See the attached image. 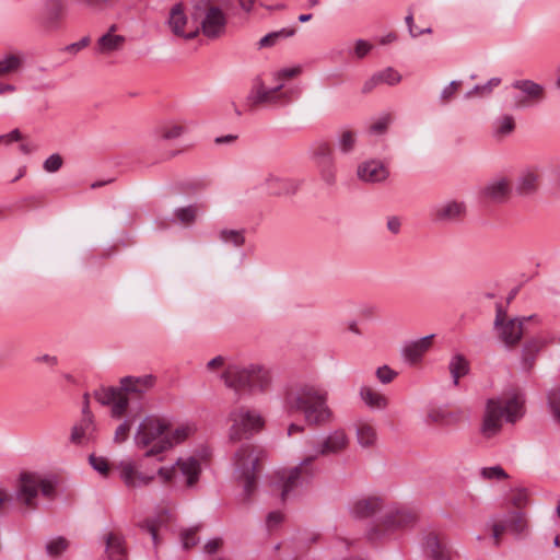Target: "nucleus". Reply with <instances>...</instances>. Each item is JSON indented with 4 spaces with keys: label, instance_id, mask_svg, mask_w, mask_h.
<instances>
[{
    "label": "nucleus",
    "instance_id": "nucleus-1",
    "mask_svg": "<svg viewBox=\"0 0 560 560\" xmlns=\"http://www.w3.org/2000/svg\"><path fill=\"white\" fill-rule=\"evenodd\" d=\"M328 397V392L323 387L295 383L285 387L282 408L289 415L302 412L308 425L324 427L335 420Z\"/></svg>",
    "mask_w": 560,
    "mask_h": 560
},
{
    "label": "nucleus",
    "instance_id": "nucleus-2",
    "mask_svg": "<svg viewBox=\"0 0 560 560\" xmlns=\"http://www.w3.org/2000/svg\"><path fill=\"white\" fill-rule=\"evenodd\" d=\"M524 412V400L516 393L488 398L481 416L479 434L483 440H492L502 432L503 421L515 423Z\"/></svg>",
    "mask_w": 560,
    "mask_h": 560
},
{
    "label": "nucleus",
    "instance_id": "nucleus-3",
    "mask_svg": "<svg viewBox=\"0 0 560 560\" xmlns=\"http://www.w3.org/2000/svg\"><path fill=\"white\" fill-rule=\"evenodd\" d=\"M267 458V450L253 443H243L233 453L232 475L236 481L243 485L244 500H249L254 493L258 475Z\"/></svg>",
    "mask_w": 560,
    "mask_h": 560
},
{
    "label": "nucleus",
    "instance_id": "nucleus-4",
    "mask_svg": "<svg viewBox=\"0 0 560 560\" xmlns=\"http://www.w3.org/2000/svg\"><path fill=\"white\" fill-rule=\"evenodd\" d=\"M221 380L237 399L255 393H267L271 385L270 372L258 364L230 363L221 374Z\"/></svg>",
    "mask_w": 560,
    "mask_h": 560
},
{
    "label": "nucleus",
    "instance_id": "nucleus-5",
    "mask_svg": "<svg viewBox=\"0 0 560 560\" xmlns=\"http://www.w3.org/2000/svg\"><path fill=\"white\" fill-rule=\"evenodd\" d=\"M171 421L163 416L147 415L138 424L133 442L137 448L142 450L144 457H156L172 450L168 441Z\"/></svg>",
    "mask_w": 560,
    "mask_h": 560
},
{
    "label": "nucleus",
    "instance_id": "nucleus-6",
    "mask_svg": "<svg viewBox=\"0 0 560 560\" xmlns=\"http://www.w3.org/2000/svg\"><path fill=\"white\" fill-rule=\"evenodd\" d=\"M307 156L320 183L334 188L338 183V164L334 145L326 139H316L307 149Z\"/></svg>",
    "mask_w": 560,
    "mask_h": 560
},
{
    "label": "nucleus",
    "instance_id": "nucleus-7",
    "mask_svg": "<svg viewBox=\"0 0 560 560\" xmlns=\"http://www.w3.org/2000/svg\"><path fill=\"white\" fill-rule=\"evenodd\" d=\"M280 97V69L264 71L256 75L245 101V112L276 104Z\"/></svg>",
    "mask_w": 560,
    "mask_h": 560
},
{
    "label": "nucleus",
    "instance_id": "nucleus-8",
    "mask_svg": "<svg viewBox=\"0 0 560 560\" xmlns=\"http://www.w3.org/2000/svg\"><path fill=\"white\" fill-rule=\"evenodd\" d=\"M228 439L232 443L248 440L261 432L266 421L262 415L247 406L233 408L228 415Z\"/></svg>",
    "mask_w": 560,
    "mask_h": 560
},
{
    "label": "nucleus",
    "instance_id": "nucleus-9",
    "mask_svg": "<svg viewBox=\"0 0 560 560\" xmlns=\"http://www.w3.org/2000/svg\"><path fill=\"white\" fill-rule=\"evenodd\" d=\"M417 521V514L404 506L388 510L380 522L373 525L368 532L371 541H381L397 530L412 526Z\"/></svg>",
    "mask_w": 560,
    "mask_h": 560
},
{
    "label": "nucleus",
    "instance_id": "nucleus-10",
    "mask_svg": "<svg viewBox=\"0 0 560 560\" xmlns=\"http://www.w3.org/2000/svg\"><path fill=\"white\" fill-rule=\"evenodd\" d=\"M156 474L165 485L175 483L182 477L185 486L192 489L199 481L201 464L199 459L192 456L180 457L172 466L160 467Z\"/></svg>",
    "mask_w": 560,
    "mask_h": 560
},
{
    "label": "nucleus",
    "instance_id": "nucleus-11",
    "mask_svg": "<svg viewBox=\"0 0 560 560\" xmlns=\"http://www.w3.org/2000/svg\"><path fill=\"white\" fill-rule=\"evenodd\" d=\"M192 18L199 21V34L202 33L210 39L221 37L226 28V15L215 5L200 1L195 5Z\"/></svg>",
    "mask_w": 560,
    "mask_h": 560
},
{
    "label": "nucleus",
    "instance_id": "nucleus-12",
    "mask_svg": "<svg viewBox=\"0 0 560 560\" xmlns=\"http://www.w3.org/2000/svg\"><path fill=\"white\" fill-rule=\"evenodd\" d=\"M39 490L44 497L50 498L54 494L55 488L50 481L42 478L37 474H21L18 490V499L21 502H23L26 506L33 508L34 500L37 497Z\"/></svg>",
    "mask_w": 560,
    "mask_h": 560
},
{
    "label": "nucleus",
    "instance_id": "nucleus-13",
    "mask_svg": "<svg viewBox=\"0 0 560 560\" xmlns=\"http://www.w3.org/2000/svg\"><path fill=\"white\" fill-rule=\"evenodd\" d=\"M316 456H306L299 465L288 468L282 472V500L284 497L302 487L315 476L314 462Z\"/></svg>",
    "mask_w": 560,
    "mask_h": 560
},
{
    "label": "nucleus",
    "instance_id": "nucleus-14",
    "mask_svg": "<svg viewBox=\"0 0 560 560\" xmlns=\"http://www.w3.org/2000/svg\"><path fill=\"white\" fill-rule=\"evenodd\" d=\"M530 319L532 317L509 318L502 308L499 307L494 320V329L499 339L506 347H514L520 342L525 332L524 324Z\"/></svg>",
    "mask_w": 560,
    "mask_h": 560
},
{
    "label": "nucleus",
    "instance_id": "nucleus-15",
    "mask_svg": "<svg viewBox=\"0 0 560 560\" xmlns=\"http://www.w3.org/2000/svg\"><path fill=\"white\" fill-rule=\"evenodd\" d=\"M167 25L175 36L187 40L194 39L199 35V27L189 25L182 3H176L171 8Z\"/></svg>",
    "mask_w": 560,
    "mask_h": 560
},
{
    "label": "nucleus",
    "instance_id": "nucleus-16",
    "mask_svg": "<svg viewBox=\"0 0 560 560\" xmlns=\"http://www.w3.org/2000/svg\"><path fill=\"white\" fill-rule=\"evenodd\" d=\"M156 377L152 374L141 376H125L120 380L119 385L121 394L128 397V404L132 398L142 399L155 385Z\"/></svg>",
    "mask_w": 560,
    "mask_h": 560
},
{
    "label": "nucleus",
    "instance_id": "nucleus-17",
    "mask_svg": "<svg viewBox=\"0 0 560 560\" xmlns=\"http://www.w3.org/2000/svg\"><path fill=\"white\" fill-rule=\"evenodd\" d=\"M95 423L93 415L89 409V396H84V407L81 420L72 427L70 441L75 445H83L92 441L95 436Z\"/></svg>",
    "mask_w": 560,
    "mask_h": 560
},
{
    "label": "nucleus",
    "instance_id": "nucleus-18",
    "mask_svg": "<svg viewBox=\"0 0 560 560\" xmlns=\"http://www.w3.org/2000/svg\"><path fill=\"white\" fill-rule=\"evenodd\" d=\"M466 203L460 200L451 199L436 205L431 217L438 223H454L460 221L466 215Z\"/></svg>",
    "mask_w": 560,
    "mask_h": 560
},
{
    "label": "nucleus",
    "instance_id": "nucleus-19",
    "mask_svg": "<svg viewBox=\"0 0 560 560\" xmlns=\"http://www.w3.org/2000/svg\"><path fill=\"white\" fill-rule=\"evenodd\" d=\"M512 88L524 94L523 97L515 98V107L517 108L528 107L545 98L544 86L532 80H516L512 83Z\"/></svg>",
    "mask_w": 560,
    "mask_h": 560
},
{
    "label": "nucleus",
    "instance_id": "nucleus-20",
    "mask_svg": "<svg viewBox=\"0 0 560 560\" xmlns=\"http://www.w3.org/2000/svg\"><path fill=\"white\" fill-rule=\"evenodd\" d=\"M350 440L343 429L331 431L319 444L313 456H329L343 453L349 446Z\"/></svg>",
    "mask_w": 560,
    "mask_h": 560
},
{
    "label": "nucleus",
    "instance_id": "nucleus-21",
    "mask_svg": "<svg viewBox=\"0 0 560 560\" xmlns=\"http://www.w3.org/2000/svg\"><path fill=\"white\" fill-rule=\"evenodd\" d=\"M119 474L124 483L128 488H140L151 485L154 480V475H147L138 470L132 460H122L119 464Z\"/></svg>",
    "mask_w": 560,
    "mask_h": 560
},
{
    "label": "nucleus",
    "instance_id": "nucleus-22",
    "mask_svg": "<svg viewBox=\"0 0 560 560\" xmlns=\"http://www.w3.org/2000/svg\"><path fill=\"white\" fill-rule=\"evenodd\" d=\"M95 396L102 405H112V416L115 418L121 417L128 409V397L121 394L120 386L104 388Z\"/></svg>",
    "mask_w": 560,
    "mask_h": 560
},
{
    "label": "nucleus",
    "instance_id": "nucleus-23",
    "mask_svg": "<svg viewBox=\"0 0 560 560\" xmlns=\"http://www.w3.org/2000/svg\"><path fill=\"white\" fill-rule=\"evenodd\" d=\"M357 175L362 182L380 183L388 177L389 172L382 162L371 160L359 164Z\"/></svg>",
    "mask_w": 560,
    "mask_h": 560
},
{
    "label": "nucleus",
    "instance_id": "nucleus-24",
    "mask_svg": "<svg viewBox=\"0 0 560 560\" xmlns=\"http://www.w3.org/2000/svg\"><path fill=\"white\" fill-rule=\"evenodd\" d=\"M433 338L434 335H429L406 343L402 348L405 360L410 364L420 362L424 353L432 347Z\"/></svg>",
    "mask_w": 560,
    "mask_h": 560
},
{
    "label": "nucleus",
    "instance_id": "nucleus-25",
    "mask_svg": "<svg viewBox=\"0 0 560 560\" xmlns=\"http://www.w3.org/2000/svg\"><path fill=\"white\" fill-rule=\"evenodd\" d=\"M384 506L383 499L377 495H371L358 499L351 505V514L358 518H365L374 515Z\"/></svg>",
    "mask_w": 560,
    "mask_h": 560
},
{
    "label": "nucleus",
    "instance_id": "nucleus-26",
    "mask_svg": "<svg viewBox=\"0 0 560 560\" xmlns=\"http://www.w3.org/2000/svg\"><path fill=\"white\" fill-rule=\"evenodd\" d=\"M355 436L359 445L364 448L374 447L377 443L375 425L365 420H359L355 423Z\"/></svg>",
    "mask_w": 560,
    "mask_h": 560
},
{
    "label": "nucleus",
    "instance_id": "nucleus-27",
    "mask_svg": "<svg viewBox=\"0 0 560 560\" xmlns=\"http://www.w3.org/2000/svg\"><path fill=\"white\" fill-rule=\"evenodd\" d=\"M424 551L430 560H452L451 550L433 533L425 537Z\"/></svg>",
    "mask_w": 560,
    "mask_h": 560
},
{
    "label": "nucleus",
    "instance_id": "nucleus-28",
    "mask_svg": "<svg viewBox=\"0 0 560 560\" xmlns=\"http://www.w3.org/2000/svg\"><path fill=\"white\" fill-rule=\"evenodd\" d=\"M463 411L460 410H450V409H432L428 418L432 423L444 425V427H453L457 425L463 421Z\"/></svg>",
    "mask_w": 560,
    "mask_h": 560
},
{
    "label": "nucleus",
    "instance_id": "nucleus-29",
    "mask_svg": "<svg viewBox=\"0 0 560 560\" xmlns=\"http://www.w3.org/2000/svg\"><path fill=\"white\" fill-rule=\"evenodd\" d=\"M125 43V36L105 33L97 39L95 50L100 55L107 56L113 52L119 51L124 47Z\"/></svg>",
    "mask_w": 560,
    "mask_h": 560
},
{
    "label": "nucleus",
    "instance_id": "nucleus-30",
    "mask_svg": "<svg viewBox=\"0 0 560 560\" xmlns=\"http://www.w3.org/2000/svg\"><path fill=\"white\" fill-rule=\"evenodd\" d=\"M359 395L362 401L371 409L383 410L387 408L389 402L388 398L384 394L371 386H362L359 390Z\"/></svg>",
    "mask_w": 560,
    "mask_h": 560
},
{
    "label": "nucleus",
    "instance_id": "nucleus-31",
    "mask_svg": "<svg viewBox=\"0 0 560 560\" xmlns=\"http://www.w3.org/2000/svg\"><path fill=\"white\" fill-rule=\"evenodd\" d=\"M106 553L109 560H127L125 541L117 533L106 536Z\"/></svg>",
    "mask_w": 560,
    "mask_h": 560
},
{
    "label": "nucleus",
    "instance_id": "nucleus-32",
    "mask_svg": "<svg viewBox=\"0 0 560 560\" xmlns=\"http://www.w3.org/2000/svg\"><path fill=\"white\" fill-rule=\"evenodd\" d=\"M510 190V182L506 178H499L488 184L483 189V194L491 200L501 202L506 199Z\"/></svg>",
    "mask_w": 560,
    "mask_h": 560
},
{
    "label": "nucleus",
    "instance_id": "nucleus-33",
    "mask_svg": "<svg viewBox=\"0 0 560 560\" xmlns=\"http://www.w3.org/2000/svg\"><path fill=\"white\" fill-rule=\"evenodd\" d=\"M24 61L22 52L5 55L0 59V77L18 73L22 69Z\"/></svg>",
    "mask_w": 560,
    "mask_h": 560
},
{
    "label": "nucleus",
    "instance_id": "nucleus-34",
    "mask_svg": "<svg viewBox=\"0 0 560 560\" xmlns=\"http://www.w3.org/2000/svg\"><path fill=\"white\" fill-rule=\"evenodd\" d=\"M186 132V127L178 122H166L154 129V135L162 140L178 139Z\"/></svg>",
    "mask_w": 560,
    "mask_h": 560
},
{
    "label": "nucleus",
    "instance_id": "nucleus-35",
    "mask_svg": "<svg viewBox=\"0 0 560 560\" xmlns=\"http://www.w3.org/2000/svg\"><path fill=\"white\" fill-rule=\"evenodd\" d=\"M448 370L453 377V383L457 385L459 378L468 374L469 362L464 355L455 354L450 361Z\"/></svg>",
    "mask_w": 560,
    "mask_h": 560
},
{
    "label": "nucleus",
    "instance_id": "nucleus-36",
    "mask_svg": "<svg viewBox=\"0 0 560 560\" xmlns=\"http://www.w3.org/2000/svg\"><path fill=\"white\" fill-rule=\"evenodd\" d=\"M538 176L532 171H526L518 177L516 190L521 195H528L537 187Z\"/></svg>",
    "mask_w": 560,
    "mask_h": 560
},
{
    "label": "nucleus",
    "instance_id": "nucleus-37",
    "mask_svg": "<svg viewBox=\"0 0 560 560\" xmlns=\"http://www.w3.org/2000/svg\"><path fill=\"white\" fill-rule=\"evenodd\" d=\"M338 148L342 154L351 153L357 144V133L351 129H342L338 136Z\"/></svg>",
    "mask_w": 560,
    "mask_h": 560
},
{
    "label": "nucleus",
    "instance_id": "nucleus-38",
    "mask_svg": "<svg viewBox=\"0 0 560 560\" xmlns=\"http://www.w3.org/2000/svg\"><path fill=\"white\" fill-rule=\"evenodd\" d=\"M195 432V427L192 424H182L175 428L174 430H168V441L172 444V448L184 442Z\"/></svg>",
    "mask_w": 560,
    "mask_h": 560
},
{
    "label": "nucleus",
    "instance_id": "nucleus-39",
    "mask_svg": "<svg viewBox=\"0 0 560 560\" xmlns=\"http://www.w3.org/2000/svg\"><path fill=\"white\" fill-rule=\"evenodd\" d=\"M280 179L277 173L267 174L259 184V189L266 195H277Z\"/></svg>",
    "mask_w": 560,
    "mask_h": 560
},
{
    "label": "nucleus",
    "instance_id": "nucleus-40",
    "mask_svg": "<svg viewBox=\"0 0 560 560\" xmlns=\"http://www.w3.org/2000/svg\"><path fill=\"white\" fill-rule=\"evenodd\" d=\"M264 530L267 536H277L280 532V511H271L267 514Z\"/></svg>",
    "mask_w": 560,
    "mask_h": 560
},
{
    "label": "nucleus",
    "instance_id": "nucleus-41",
    "mask_svg": "<svg viewBox=\"0 0 560 560\" xmlns=\"http://www.w3.org/2000/svg\"><path fill=\"white\" fill-rule=\"evenodd\" d=\"M197 208L195 206H188L184 208H178L175 210V217L176 219L185 224L189 225L195 222L197 218Z\"/></svg>",
    "mask_w": 560,
    "mask_h": 560
},
{
    "label": "nucleus",
    "instance_id": "nucleus-42",
    "mask_svg": "<svg viewBox=\"0 0 560 560\" xmlns=\"http://www.w3.org/2000/svg\"><path fill=\"white\" fill-rule=\"evenodd\" d=\"M220 238L226 244H232L236 247L244 244L243 231L240 230H222L220 232Z\"/></svg>",
    "mask_w": 560,
    "mask_h": 560
},
{
    "label": "nucleus",
    "instance_id": "nucleus-43",
    "mask_svg": "<svg viewBox=\"0 0 560 560\" xmlns=\"http://www.w3.org/2000/svg\"><path fill=\"white\" fill-rule=\"evenodd\" d=\"M68 548V541L63 537L49 540L46 545L47 553L51 557L60 556Z\"/></svg>",
    "mask_w": 560,
    "mask_h": 560
},
{
    "label": "nucleus",
    "instance_id": "nucleus-44",
    "mask_svg": "<svg viewBox=\"0 0 560 560\" xmlns=\"http://www.w3.org/2000/svg\"><path fill=\"white\" fill-rule=\"evenodd\" d=\"M504 520L508 521L509 529L515 533H522L526 528V521L520 512H513Z\"/></svg>",
    "mask_w": 560,
    "mask_h": 560
},
{
    "label": "nucleus",
    "instance_id": "nucleus-45",
    "mask_svg": "<svg viewBox=\"0 0 560 560\" xmlns=\"http://www.w3.org/2000/svg\"><path fill=\"white\" fill-rule=\"evenodd\" d=\"M515 128V122L512 116H503L501 119L498 120L497 128H495V136L498 137H505L510 135Z\"/></svg>",
    "mask_w": 560,
    "mask_h": 560
},
{
    "label": "nucleus",
    "instance_id": "nucleus-46",
    "mask_svg": "<svg viewBox=\"0 0 560 560\" xmlns=\"http://www.w3.org/2000/svg\"><path fill=\"white\" fill-rule=\"evenodd\" d=\"M380 83H386L388 85H395L401 81V75L393 68H387L380 72H376Z\"/></svg>",
    "mask_w": 560,
    "mask_h": 560
},
{
    "label": "nucleus",
    "instance_id": "nucleus-47",
    "mask_svg": "<svg viewBox=\"0 0 560 560\" xmlns=\"http://www.w3.org/2000/svg\"><path fill=\"white\" fill-rule=\"evenodd\" d=\"M541 346L542 343L539 340H530L524 346V361L528 366L532 365L534 355L540 350Z\"/></svg>",
    "mask_w": 560,
    "mask_h": 560
},
{
    "label": "nucleus",
    "instance_id": "nucleus-48",
    "mask_svg": "<svg viewBox=\"0 0 560 560\" xmlns=\"http://www.w3.org/2000/svg\"><path fill=\"white\" fill-rule=\"evenodd\" d=\"M198 527L187 528L182 530L180 540L184 549H189L195 546L198 541L196 536Z\"/></svg>",
    "mask_w": 560,
    "mask_h": 560
},
{
    "label": "nucleus",
    "instance_id": "nucleus-49",
    "mask_svg": "<svg viewBox=\"0 0 560 560\" xmlns=\"http://www.w3.org/2000/svg\"><path fill=\"white\" fill-rule=\"evenodd\" d=\"M462 86V82L460 81H452L447 86H445L443 89V91L441 92V95H440V98H441V102L443 104H446L448 103L451 100L454 98V96L456 95V93L458 92V90L460 89Z\"/></svg>",
    "mask_w": 560,
    "mask_h": 560
},
{
    "label": "nucleus",
    "instance_id": "nucleus-50",
    "mask_svg": "<svg viewBox=\"0 0 560 560\" xmlns=\"http://www.w3.org/2000/svg\"><path fill=\"white\" fill-rule=\"evenodd\" d=\"M481 476L486 479L497 480L508 478V474L503 470L501 466L485 467L481 470Z\"/></svg>",
    "mask_w": 560,
    "mask_h": 560
},
{
    "label": "nucleus",
    "instance_id": "nucleus-51",
    "mask_svg": "<svg viewBox=\"0 0 560 560\" xmlns=\"http://www.w3.org/2000/svg\"><path fill=\"white\" fill-rule=\"evenodd\" d=\"M549 406L556 419L560 420V388H556L549 393Z\"/></svg>",
    "mask_w": 560,
    "mask_h": 560
},
{
    "label": "nucleus",
    "instance_id": "nucleus-52",
    "mask_svg": "<svg viewBox=\"0 0 560 560\" xmlns=\"http://www.w3.org/2000/svg\"><path fill=\"white\" fill-rule=\"evenodd\" d=\"M397 376V372L392 370L388 365L380 366L376 370V377L382 384H389Z\"/></svg>",
    "mask_w": 560,
    "mask_h": 560
},
{
    "label": "nucleus",
    "instance_id": "nucleus-53",
    "mask_svg": "<svg viewBox=\"0 0 560 560\" xmlns=\"http://www.w3.org/2000/svg\"><path fill=\"white\" fill-rule=\"evenodd\" d=\"M131 429V422L129 420L122 421L116 429L114 434L115 443H122L128 439Z\"/></svg>",
    "mask_w": 560,
    "mask_h": 560
},
{
    "label": "nucleus",
    "instance_id": "nucleus-54",
    "mask_svg": "<svg viewBox=\"0 0 560 560\" xmlns=\"http://www.w3.org/2000/svg\"><path fill=\"white\" fill-rule=\"evenodd\" d=\"M62 166V159L59 154H51L44 162V170L48 173H55Z\"/></svg>",
    "mask_w": 560,
    "mask_h": 560
},
{
    "label": "nucleus",
    "instance_id": "nucleus-55",
    "mask_svg": "<svg viewBox=\"0 0 560 560\" xmlns=\"http://www.w3.org/2000/svg\"><path fill=\"white\" fill-rule=\"evenodd\" d=\"M91 466L98 471L101 475H107L108 472V462L104 457H98L95 455H91L90 458Z\"/></svg>",
    "mask_w": 560,
    "mask_h": 560
},
{
    "label": "nucleus",
    "instance_id": "nucleus-56",
    "mask_svg": "<svg viewBox=\"0 0 560 560\" xmlns=\"http://www.w3.org/2000/svg\"><path fill=\"white\" fill-rule=\"evenodd\" d=\"M372 49V45L364 40L358 39L354 44L353 54L358 59L364 58Z\"/></svg>",
    "mask_w": 560,
    "mask_h": 560
},
{
    "label": "nucleus",
    "instance_id": "nucleus-57",
    "mask_svg": "<svg viewBox=\"0 0 560 560\" xmlns=\"http://www.w3.org/2000/svg\"><path fill=\"white\" fill-rule=\"evenodd\" d=\"M280 40V32H271L264 37H261L258 42V48H268L275 46Z\"/></svg>",
    "mask_w": 560,
    "mask_h": 560
},
{
    "label": "nucleus",
    "instance_id": "nucleus-58",
    "mask_svg": "<svg viewBox=\"0 0 560 560\" xmlns=\"http://www.w3.org/2000/svg\"><path fill=\"white\" fill-rule=\"evenodd\" d=\"M509 529L508 521L501 520L495 522L492 525V537L494 539V544L498 546L500 544V537Z\"/></svg>",
    "mask_w": 560,
    "mask_h": 560
},
{
    "label": "nucleus",
    "instance_id": "nucleus-59",
    "mask_svg": "<svg viewBox=\"0 0 560 560\" xmlns=\"http://www.w3.org/2000/svg\"><path fill=\"white\" fill-rule=\"evenodd\" d=\"M300 88L298 85H290L285 86V84L282 82V102H291L292 100L299 97L300 95Z\"/></svg>",
    "mask_w": 560,
    "mask_h": 560
},
{
    "label": "nucleus",
    "instance_id": "nucleus-60",
    "mask_svg": "<svg viewBox=\"0 0 560 560\" xmlns=\"http://www.w3.org/2000/svg\"><path fill=\"white\" fill-rule=\"evenodd\" d=\"M389 122H390V117L389 116H384V117L380 118L377 121H375L374 124L371 125L370 131L372 133L381 135V133L385 132V130L387 129Z\"/></svg>",
    "mask_w": 560,
    "mask_h": 560
},
{
    "label": "nucleus",
    "instance_id": "nucleus-61",
    "mask_svg": "<svg viewBox=\"0 0 560 560\" xmlns=\"http://www.w3.org/2000/svg\"><path fill=\"white\" fill-rule=\"evenodd\" d=\"M48 10L51 16L58 18L63 10L61 0H49Z\"/></svg>",
    "mask_w": 560,
    "mask_h": 560
},
{
    "label": "nucleus",
    "instance_id": "nucleus-62",
    "mask_svg": "<svg viewBox=\"0 0 560 560\" xmlns=\"http://www.w3.org/2000/svg\"><path fill=\"white\" fill-rule=\"evenodd\" d=\"M90 44L89 37H83L77 43H72L66 47V50L69 52H78L81 49L85 48Z\"/></svg>",
    "mask_w": 560,
    "mask_h": 560
},
{
    "label": "nucleus",
    "instance_id": "nucleus-63",
    "mask_svg": "<svg viewBox=\"0 0 560 560\" xmlns=\"http://www.w3.org/2000/svg\"><path fill=\"white\" fill-rule=\"evenodd\" d=\"M302 73L301 66H293L290 68L282 69V82L287 79H292Z\"/></svg>",
    "mask_w": 560,
    "mask_h": 560
},
{
    "label": "nucleus",
    "instance_id": "nucleus-64",
    "mask_svg": "<svg viewBox=\"0 0 560 560\" xmlns=\"http://www.w3.org/2000/svg\"><path fill=\"white\" fill-rule=\"evenodd\" d=\"M21 139V132L19 129H14L7 135L0 136V143H11Z\"/></svg>",
    "mask_w": 560,
    "mask_h": 560
}]
</instances>
